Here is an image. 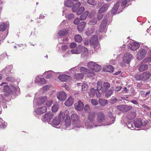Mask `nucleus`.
Instances as JSON below:
<instances>
[{
	"mask_svg": "<svg viewBox=\"0 0 151 151\" xmlns=\"http://www.w3.org/2000/svg\"><path fill=\"white\" fill-rule=\"evenodd\" d=\"M65 114L62 112H61L58 117H55L52 120L51 124L53 126L55 127L58 125L60 122L63 121L65 118Z\"/></svg>",
	"mask_w": 151,
	"mask_h": 151,
	"instance_id": "1",
	"label": "nucleus"
},
{
	"mask_svg": "<svg viewBox=\"0 0 151 151\" xmlns=\"http://www.w3.org/2000/svg\"><path fill=\"white\" fill-rule=\"evenodd\" d=\"M148 50L149 49L147 47L139 50L136 55L137 58L140 60L142 59L146 55Z\"/></svg>",
	"mask_w": 151,
	"mask_h": 151,
	"instance_id": "2",
	"label": "nucleus"
},
{
	"mask_svg": "<svg viewBox=\"0 0 151 151\" xmlns=\"http://www.w3.org/2000/svg\"><path fill=\"white\" fill-rule=\"evenodd\" d=\"M90 44L91 46L93 48L95 51H97L100 48L98 38L96 36H94L91 39Z\"/></svg>",
	"mask_w": 151,
	"mask_h": 151,
	"instance_id": "3",
	"label": "nucleus"
},
{
	"mask_svg": "<svg viewBox=\"0 0 151 151\" xmlns=\"http://www.w3.org/2000/svg\"><path fill=\"white\" fill-rule=\"evenodd\" d=\"M16 88L12 85H11L10 87L6 85L4 86L3 91L4 95L6 96H9L12 93L13 90H16Z\"/></svg>",
	"mask_w": 151,
	"mask_h": 151,
	"instance_id": "4",
	"label": "nucleus"
},
{
	"mask_svg": "<svg viewBox=\"0 0 151 151\" xmlns=\"http://www.w3.org/2000/svg\"><path fill=\"white\" fill-rule=\"evenodd\" d=\"M87 65L88 68L95 71H98L101 69V66L93 62H89Z\"/></svg>",
	"mask_w": 151,
	"mask_h": 151,
	"instance_id": "5",
	"label": "nucleus"
},
{
	"mask_svg": "<svg viewBox=\"0 0 151 151\" xmlns=\"http://www.w3.org/2000/svg\"><path fill=\"white\" fill-rule=\"evenodd\" d=\"M46 96H44L35 99L34 101V104L37 106H40L47 100Z\"/></svg>",
	"mask_w": 151,
	"mask_h": 151,
	"instance_id": "6",
	"label": "nucleus"
},
{
	"mask_svg": "<svg viewBox=\"0 0 151 151\" xmlns=\"http://www.w3.org/2000/svg\"><path fill=\"white\" fill-rule=\"evenodd\" d=\"M53 114L51 112H48L45 114L42 117V120L44 122H47L48 123L52 118Z\"/></svg>",
	"mask_w": 151,
	"mask_h": 151,
	"instance_id": "7",
	"label": "nucleus"
},
{
	"mask_svg": "<svg viewBox=\"0 0 151 151\" xmlns=\"http://www.w3.org/2000/svg\"><path fill=\"white\" fill-rule=\"evenodd\" d=\"M80 70L81 72L86 74L89 76H92L95 75L93 71H90L83 67H82L80 68Z\"/></svg>",
	"mask_w": 151,
	"mask_h": 151,
	"instance_id": "8",
	"label": "nucleus"
},
{
	"mask_svg": "<svg viewBox=\"0 0 151 151\" xmlns=\"http://www.w3.org/2000/svg\"><path fill=\"white\" fill-rule=\"evenodd\" d=\"M107 20L106 19L104 20L100 24L99 31L100 32H106L107 30L106 26Z\"/></svg>",
	"mask_w": 151,
	"mask_h": 151,
	"instance_id": "9",
	"label": "nucleus"
},
{
	"mask_svg": "<svg viewBox=\"0 0 151 151\" xmlns=\"http://www.w3.org/2000/svg\"><path fill=\"white\" fill-rule=\"evenodd\" d=\"M97 121L98 123H105L106 122L105 116L102 112H99L98 114Z\"/></svg>",
	"mask_w": 151,
	"mask_h": 151,
	"instance_id": "10",
	"label": "nucleus"
},
{
	"mask_svg": "<svg viewBox=\"0 0 151 151\" xmlns=\"http://www.w3.org/2000/svg\"><path fill=\"white\" fill-rule=\"evenodd\" d=\"M134 125L137 128H140L142 126H145L146 124L143 123L141 119H135L134 122Z\"/></svg>",
	"mask_w": 151,
	"mask_h": 151,
	"instance_id": "11",
	"label": "nucleus"
},
{
	"mask_svg": "<svg viewBox=\"0 0 151 151\" xmlns=\"http://www.w3.org/2000/svg\"><path fill=\"white\" fill-rule=\"evenodd\" d=\"M140 46V45L136 42L131 43L129 45V48L132 51H134L138 49Z\"/></svg>",
	"mask_w": 151,
	"mask_h": 151,
	"instance_id": "12",
	"label": "nucleus"
},
{
	"mask_svg": "<svg viewBox=\"0 0 151 151\" xmlns=\"http://www.w3.org/2000/svg\"><path fill=\"white\" fill-rule=\"evenodd\" d=\"M132 57V55L130 53L125 54L123 58V61L126 63H129Z\"/></svg>",
	"mask_w": 151,
	"mask_h": 151,
	"instance_id": "13",
	"label": "nucleus"
},
{
	"mask_svg": "<svg viewBox=\"0 0 151 151\" xmlns=\"http://www.w3.org/2000/svg\"><path fill=\"white\" fill-rule=\"evenodd\" d=\"M58 99L61 101H64L66 98V94L64 91L60 92L57 94Z\"/></svg>",
	"mask_w": 151,
	"mask_h": 151,
	"instance_id": "14",
	"label": "nucleus"
},
{
	"mask_svg": "<svg viewBox=\"0 0 151 151\" xmlns=\"http://www.w3.org/2000/svg\"><path fill=\"white\" fill-rule=\"evenodd\" d=\"M68 110H66L64 114L66 116V118H65V126L67 127H68L70 125V117L68 115Z\"/></svg>",
	"mask_w": 151,
	"mask_h": 151,
	"instance_id": "15",
	"label": "nucleus"
},
{
	"mask_svg": "<svg viewBox=\"0 0 151 151\" xmlns=\"http://www.w3.org/2000/svg\"><path fill=\"white\" fill-rule=\"evenodd\" d=\"M47 111V108L45 106H43L38 108L35 110L36 114H40L45 113Z\"/></svg>",
	"mask_w": 151,
	"mask_h": 151,
	"instance_id": "16",
	"label": "nucleus"
},
{
	"mask_svg": "<svg viewBox=\"0 0 151 151\" xmlns=\"http://www.w3.org/2000/svg\"><path fill=\"white\" fill-rule=\"evenodd\" d=\"M151 74L149 72L146 71L141 74L142 80L145 81L148 79L151 76Z\"/></svg>",
	"mask_w": 151,
	"mask_h": 151,
	"instance_id": "17",
	"label": "nucleus"
},
{
	"mask_svg": "<svg viewBox=\"0 0 151 151\" xmlns=\"http://www.w3.org/2000/svg\"><path fill=\"white\" fill-rule=\"evenodd\" d=\"M35 82L36 83H38L40 84H45L46 81L44 78L38 76L36 77L35 79Z\"/></svg>",
	"mask_w": 151,
	"mask_h": 151,
	"instance_id": "18",
	"label": "nucleus"
},
{
	"mask_svg": "<svg viewBox=\"0 0 151 151\" xmlns=\"http://www.w3.org/2000/svg\"><path fill=\"white\" fill-rule=\"evenodd\" d=\"M82 48V46L79 45L76 49L71 50V52L72 54H79L81 52Z\"/></svg>",
	"mask_w": 151,
	"mask_h": 151,
	"instance_id": "19",
	"label": "nucleus"
},
{
	"mask_svg": "<svg viewBox=\"0 0 151 151\" xmlns=\"http://www.w3.org/2000/svg\"><path fill=\"white\" fill-rule=\"evenodd\" d=\"M70 78V76L66 75H62L58 76V79L62 81H66Z\"/></svg>",
	"mask_w": 151,
	"mask_h": 151,
	"instance_id": "20",
	"label": "nucleus"
},
{
	"mask_svg": "<svg viewBox=\"0 0 151 151\" xmlns=\"http://www.w3.org/2000/svg\"><path fill=\"white\" fill-rule=\"evenodd\" d=\"M110 84L108 82H105L103 83L102 89V92L104 93L110 87Z\"/></svg>",
	"mask_w": 151,
	"mask_h": 151,
	"instance_id": "21",
	"label": "nucleus"
},
{
	"mask_svg": "<svg viewBox=\"0 0 151 151\" xmlns=\"http://www.w3.org/2000/svg\"><path fill=\"white\" fill-rule=\"evenodd\" d=\"M96 115L95 113L94 112H91L89 113L88 119L90 122H93L94 120Z\"/></svg>",
	"mask_w": 151,
	"mask_h": 151,
	"instance_id": "22",
	"label": "nucleus"
},
{
	"mask_svg": "<svg viewBox=\"0 0 151 151\" xmlns=\"http://www.w3.org/2000/svg\"><path fill=\"white\" fill-rule=\"evenodd\" d=\"M83 108V103L80 101H78V104L76 106V109L78 111H81Z\"/></svg>",
	"mask_w": 151,
	"mask_h": 151,
	"instance_id": "23",
	"label": "nucleus"
},
{
	"mask_svg": "<svg viewBox=\"0 0 151 151\" xmlns=\"http://www.w3.org/2000/svg\"><path fill=\"white\" fill-rule=\"evenodd\" d=\"M73 102V99L71 97L70 98L65 102V104L67 106H71Z\"/></svg>",
	"mask_w": 151,
	"mask_h": 151,
	"instance_id": "24",
	"label": "nucleus"
},
{
	"mask_svg": "<svg viewBox=\"0 0 151 151\" xmlns=\"http://www.w3.org/2000/svg\"><path fill=\"white\" fill-rule=\"evenodd\" d=\"M85 24V22H83L78 26V29L80 32H81L83 30Z\"/></svg>",
	"mask_w": 151,
	"mask_h": 151,
	"instance_id": "25",
	"label": "nucleus"
},
{
	"mask_svg": "<svg viewBox=\"0 0 151 151\" xmlns=\"http://www.w3.org/2000/svg\"><path fill=\"white\" fill-rule=\"evenodd\" d=\"M136 113L134 112H130L127 115V117L129 119H132L136 117Z\"/></svg>",
	"mask_w": 151,
	"mask_h": 151,
	"instance_id": "26",
	"label": "nucleus"
},
{
	"mask_svg": "<svg viewBox=\"0 0 151 151\" xmlns=\"http://www.w3.org/2000/svg\"><path fill=\"white\" fill-rule=\"evenodd\" d=\"M73 4L74 3L73 1L70 0H67L64 3L65 6L68 7H72Z\"/></svg>",
	"mask_w": 151,
	"mask_h": 151,
	"instance_id": "27",
	"label": "nucleus"
},
{
	"mask_svg": "<svg viewBox=\"0 0 151 151\" xmlns=\"http://www.w3.org/2000/svg\"><path fill=\"white\" fill-rule=\"evenodd\" d=\"M114 89L113 87H111L109 90L107 91L106 93V96L107 97H110L114 91Z\"/></svg>",
	"mask_w": 151,
	"mask_h": 151,
	"instance_id": "28",
	"label": "nucleus"
},
{
	"mask_svg": "<svg viewBox=\"0 0 151 151\" xmlns=\"http://www.w3.org/2000/svg\"><path fill=\"white\" fill-rule=\"evenodd\" d=\"M129 107L128 106H124V105H121L118 106L117 108L118 109L121 111H124L125 110V109L128 108Z\"/></svg>",
	"mask_w": 151,
	"mask_h": 151,
	"instance_id": "29",
	"label": "nucleus"
},
{
	"mask_svg": "<svg viewBox=\"0 0 151 151\" xmlns=\"http://www.w3.org/2000/svg\"><path fill=\"white\" fill-rule=\"evenodd\" d=\"M88 14V11H86L82 14L80 16V18L81 20H83L85 19Z\"/></svg>",
	"mask_w": 151,
	"mask_h": 151,
	"instance_id": "30",
	"label": "nucleus"
},
{
	"mask_svg": "<svg viewBox=\"0 0 151 151\" xmlns=\"http://www.w3.org/2000/svg\"><path fill=\"white\" fill-rule=\"evenodd\" d=\"M8 25V24H6L4 22L0 24V30L1 31H4Z\"/></svg>",
	"mask_w": 151,
	"mask_h": 151,
	"instance_id": "31",
	"label": "nucleus"
},
{
	"mask_svg": "<svg viewBox=\"0 0 151 151\" xmlns=\"http://www.w3.org/2000/svg\"><path fill=\"white\" fill-rule=\"evenodd\" d=\"M148 68V66L147 64H143L141 65L139 68V71L142 72L147 69Z\"/></svg>",
	"mask_w": 151,
	"mask_h": 151,
	"instance_id": "32",
	"label": "nucleus"
},
{
	"mask_svg": "<svg viewBox=\"0 0 151 151\" xmlns=\"http://www.w3.org/2000/svg\"><path fill=\"white\" fill-rule=\"evenodd\" d=\"M88 85L85 83L83 84L82 86V90L83 93H85L87 92L88 90Z\"/></svg>",
	"mask_w": 151,
	"mask_h": 151,
	"instance_id": "33",
	"label": "nucleus"
},
{
	"mask_svg": "<svg viewBox=\"0 0 151 151\" xmlns=\"http://www.w3.org/2000/svg\"><path fill=\"white\" fill-rule=\"evenodd\" d=\"M67 34V30L66 29H65L60 31L58 33V35L59 36H64Z\"/></svg>",
	"mask_w": 151,
	"mask_h": 151,
	"instance_id": "34",
	"label": "nucleus"
},
{
	"mask_svg": "<svg viewBox=\"0 0 151 151\" xmlns=\"http://www.w3.org/2000/svg\"><path fill=\"white\" fill-rule=\"evenodd\" d=\"M103 86L102 85V82L101 81H98L97 83V91L101 90L102 91V89Z\"/></svg>",
	"mask_w": 151,
	"mask_h": 151,
	"instance_id": "35",
	"label": "nucleus"
},
{
	"mask_svg": "<svg viewBox=\"0 0 151 151\" xmlns=\"http://www.w3.org/2000/svg\"><path fill=\"white\" fill-rule=\"evenodd\" d=\"M71 118L73 121L75 122L78 121V117L76 114H73L71 115Z\"/></svg>",
	"mask_w": 151,
	"mask_h": 151,
	"instance_id": "36",
	"label": "nucleus"
},
{
	"mask_svg": "<svg viewBox=\"0 0 151 151\" xmlns=\"http://www.w3.org/2000/svg\"><path fill=\"white\" fill-rule=\"evenodd\" d=\"M99 102L100 105L102 106H104L107 104L108 102L107 100L99 99Z\"/></svg>",
	"mask_w": 151,
	"mask_h": 151,
	"instance_id": "37",
	"label": "nucleus"
},
{
	"mask_svg": "<svg viewBox=\"0 0 151 151\" xmlns=\"http://www.w3.org/2000/svg\"><path fill=\"white\" fill-rule=\"evenodd\" d=\"M75 40L76 42H80L82 40L81 37L79 35H76L75 36Z\"/></svg>",
	"mask_w": 151,
	"mask_h": 151,
	"instance_id": "38",
	"label": "nucleus"
},
{
	"mask_svg": "<svg viewBox=\"0 0 151 151\" xmlns=\"http://www.w3.org/2000/svg\"><path fill=\"white\" fill-rule=\"evenodd\" d=\"M89 96L91 97H93L95 95V91L94 88H92L91 89L88 93Z\"/></svg>",
	"mask_w": 151,
	"mask_h": 151,
	"instance_id": "39",
	"label": "nucleus"
},
{
	"mask_svg": "<svg viewBox=\"0 0 151 151\" xmlns=\"http://www.w3.org/2000/svg\"><path fill=\"white\" fill-rule=\"evenodd\" d=\"M58 105L57 104H55L52 107V111L54 112H56L58 111Z\"/></svg>",
	"mask_w": 151,
	"mask_h": 151,
	"instance_id": "40",
	"label": "nucleus"
},
{
	"mask_svg": "<svg viewBox=\"0 0 151 151\" xmlns=\"http://www.w3.org/2000/svg\"><path fill=\"white\" fill-rule=\"evenodd\" d=\"M129 1L128 0H122L120 1L121 2V6L122 7H124V8L126 6H127V2H129Z\"/></svg>",
	"mask_w": 151,
	"mask_h": 151,
	"instance_id": "41",
	"label": "nucleus"
},
{
	"mask_svg": "<svg viewBox=\"0 0 151 151\" xmlns=\"http://www.w3.org/2000/svg\"><path fill=\"white\" fill-rule=\"evenodd\" d=\"M104 10H99L98 12L99 14L97 16V19L98 20L101 19L102 17V15L101 14V13L104 12Z\"/></svg>",
	"mask_w": 151,
	"mask_h": 151,
	"instance_id": "42",
	"label": "nucleus"
},
{
	"mask_svg": "<svg viewBox=\"0 0 151 151\" xmlns=\"http://www.w3.org/2000/svg\"><path fill=\"white\" fill-rule=\"evenodd\" d=\"M75 77L77 80H80L83 78V75L81 73L78 74Z\"/></svg>",
	"mask_w": 151,
	"mask_h": 151,
	"instance_id": "43",
	"label": "nucleus"
},
{
	"mask_svg": "<svg viewBox=\"0 0 151 151\" xmlns=\"http://www.w3.org/2000/svg\"><path fill=\"white\" fill-rule=\"evenodd\" d=\"M120 0L117 1L115 4L113 9H118L119 6Z\"/></svg>",
	"mask_w": 151,
	"mask_h": 151,
	"instance_id": "44",
	"label": "nucleus"
},
{
	"mask_svg": "<svg viewBox=\"0 0 151 151\" xmlns=\"http://www.w3.org/2000/svg\"><path fill=\"white\" fill-rule=\"evenodd\" d=\"M65 17L66 18H68V19H71L74 18V16L73 14L70 13L69 14H66Z\"/></svg>",
	"mask_w": 151,
	"mask_h": 151,
	"instance_id": "45",
	"label": "nucleus"
},
{
	"mask_svg": "<svg viewBox=\"0 0 151 151\" xmlns=\"http://www.w3.org/2000/svg\"><path fill=\"white\" fill-rule=\"evenodd\" d=\"M151 61V57H149L145 58L143 60L142 62L145 63H149Z\"/></svg>",
	"mask_w": 151,
	"mask_h": 151,
	"instance_id": "46",
	"label": "nucleus"
},
{
	"mask_svg": "<svg viewBox=\"0 0 151 151\" xmlns=\"http://www.w3.org/2000/svg\"><path fill=\"white\" fill-rule=\"evenodd\" d=\"M114 70V68L111 66L109 65L107 68V71L109 72H113Z\"/></svg>",
	"mask_w": 151,
	"mask_h": 151,
	"instance_id": "47",
	"label": "nucleus"
},
{
	"mask_svg": "<svg viewBox=\"0 0 151 151\" xmlns=\"http://www.w3.org/2000/svg\"><path fill=\"white\" fill-rule=\"evenodd\" d=\"M87 2L88 4L93 5H95L96 4L95 0H88Z\"/></svg>",
	"mask_w": 151,
	"mask_h": 151,
	"instance_id": "48",
	"label": "nucleus"
},
{
	"mask_svg": "<svg viewBox=\"0 0 151 151\" xmlns=\"http://www.w3.org/2000/svg\"><path fill=\"white\" fill-rule=\"evenodd\" d=\"M109 6L108 4H105L103 5L100 9H107Z\"/></svg>",
	"mask_w": 151,
	"mask_h": 151,
	"instance_id": "49",
	"label": "nucleus"
},
{
	"mask_svg": "<svg viewBox=\"0 0 151 151\" xmlns=\"http://www.w3.org/2000/svg\"><path fill=\"white\" fill-rule=\"evenodd\" d=\"M91 103L93 105L96 106L98 104V103L97 100L95 99H92L91 100Z\"/></svg>",
	"mask_w": 151,
	"mask_h": 151,
	"instance_id": "50",
	"label": "nucleus"
},
{
	"mask_svg": "<svg viewBox=\"0 0 151 151\" xmlns=\"http://www.w3.org/2000/svg\"><path fill=\"white\" fill-rule=\"evenodd\" d=\"M84 10H73V12H76L77 14L79 15L82 14V13L84 12Z\"/></svg>",
	"mask_w": 151,
	"mask_h": 151,
	"instance_id": "51",
	"label": "nucleus"
},
{
	"mask_svg": "<svg viewBox=\"0 0 151 151\" xmlns=\"http://www.w3.org/2000/svg\"><path fill=\"white\" fill-rule=\"evenodd\" d=\"M97 21L96 19H93L92 20L90 21L89 23L90 25H94L97 22Z\"/></svg>",
	"mask_w": 151,
	"mask_h": 151,
	"instance_id": "52",
	"label": "nucleus"
},
{
	"mask_svg": "<svg viewBox=\"0 0 151 151\" xmlns=\"http://www.w3.org/2000/svg\"><path fill=\"white\" fill-rule=\"evenodd\" d=\"M141 74L139 75H137L135 76V77L137 81L142 80V78L141 77Z\"/></svg>",
	"mask_w": 151,
	"mask_h": 151,
	"instance_id": "53",
	"label": "nucleus"
},
{
	"mask_svg": "<svg viewBox=\"0 0 151 151\" xmlns=\"http://www.w3.org/2000/svg\"><path fill=\"white\" fill-rule=\"evenodd\" d=\"M81 5V3L80 2H78L76 3L74 5V8L78 9L79 8Z\"/></svg>",
	"mask_w": 151,
	"mask_h": 151,
	"instance_id": "54",
	"label": "nucleus"
},
{
	"mask_svg": "<svg viewBox=\"0 0 151 151\" xmlns=\"http://www.w3.org/2000/svg\"><path fill=\"white\" fill-rule=\"evenodd\" d=\"M90 107L89 105L88 104H86L84 107V110L86 112H88L90 110Z\"/></svg>",
	"mask_w": 151,
	"mask_h": 151,
	"instance_id": "55",
	"label": "nucleus"
},
{
	"mask_svg": "<svg viewBox=\"0 0 151 151\" xmlns=\"http://www.w3.org/2000/svg\"><path fill=\"white\" fill-rule=\"evenodd\" d=\"M52 103V100H47L46 102V105L48 106H50Z\"/></svg>",
	"mask_w": 151,
	"mask_h": 151,
	"instance_id": "56",
	"label": "nucleus"
},
{
	"mask_svg": "<svg viewBox=\"0 0 151 151\" xmlns=\"http://www.w3.org/2000/svg\"><path fill=\"white\" fill-rule=\"evenodd\" d=\"M44 74L46 75V78H50L52 76L51 74L49 72H45Z\"/></svg>",
	"mask_w": 151,
	"mask_h": 151,
	"instance_id": "57",
	"label": "nucleus"
},
{
	"mask_svg": "<svg viewBox=\"0 0 151 151\" xmlns=\"http://www.w3.org/2000/svg\"><path fill=\"white\" fill-rule=\"evenodd\" d=\"M77 46L75 42H73L70 44V47L71 48H74Z\"/></svg>",
	"mask_w": 151,
	"mask_h": 151,
	"instance_id": "58",
	"label": "nucleus"
},
{
	"mask_svg": "<svg viewBox=\"0 0 151 151\" xmlns=\"http://www.w3.org/2000/svg\"><path fill=\"white\" fill-rule=\"evenodd\" d=\"M80 22V19L79 18H76L74 21V23L76 24H78Z\"/></svg>",
	"mask_w": 151,
	"mask_h": 151,
	"instance_id": "59",
	"label": "nucleus"
},
{
	"mask_svg": "<svg viewBox=\"0 0 151 151\" xmlns=\"http://www.w3.org/2000/svg\"><path fill=\"white\" fill-rule=\"evenodd\" d=\"M12 65H9L7 67H6L5 70L6 71H7V73H8V72H9L10 71V69L12 68Z\"/></svg>",
	"mask_w": 151,
	"mask_h": 151,
	"instance_id": "60",
	"label": "nucleus"
},
{
	"mask_svg": "<svg viewBox=\"0 0 151 151\" xmlns=\"http://www.w3.org/2000/svg\"><path fill=\"white\" fill-rule=\"evenodd\" d=\"M100 126V125H94V126H91V125H86V124H85V126L86 127V128H93L94 127H96L97 126Z\"/></svg>",
	"mask_w": 151,
	"mask_h": 151,
	"instance_id": "61",
	"label": "nucleus"
},
{
	"mask_svg": "<svg viewBox=\"0 0 151 151\" xmlns=\"http://www.w3.org/2000/svg\"><path fill=\"white\" fill-rule=\"evenodd\" d=\"M83 49L84 50V53L85 55L86 56H87L88 54V51L87 49L85 47H83L82 50Z\"/></svg>",
	"mask_w": 151,
	"mask_h": 151,
	"instance_id": "62",
	"label": "nucleus"
},
{
	"mask_svg": "<svg viewBox=\"0 0 151 151\" xmlns=\"http://www.w3.org/2000/svg\"><path fill=\"white\" fill-rule=\"evenodd\" d=\"M103 2L102 1H100L97 4V7L98 8H99L103 5Z\"/></svg>",
	"mask_w": 151,
	"mask_h": 151,
	"instance_id": "63",
	"label": "nucleus"
},
{
	"mask_svg": "<svg viewBox=\"0 0 151 151\" xmlns=\"http://www.w3.org/2000/svg\"><path fill=\"white\" fill-rule=\"evenodd\" d=\"M49 87L47 85L44 86L43 88V90L44 91H45L46 90L49 89Z\"/></svg>",
	"mask_w": 151,
	"mask_h": 151,
	"instance_id": "64",
	"label": "nucleus"
}]
</instances>
